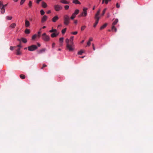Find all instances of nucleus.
<instances>
[{
	"mask_svg": "<svg viewBox=\"0 0 153 153\" xmlns=\"http://www.w3.org/2000/svg\"><path fill=\"white\" fill-rule=\"evenodd\" d=\"M22 40L23 42L26 43L27 42V40L25 38H22Z\"/></svg>",
	"mask_w": 153,
	"mask_h": 153,
	"instance_id": "34",
	"label": "nucleus"
},
{
	"mask_svg": "<svg viewBox=\"0 0 153 153\" xmlns=\"http://www.w3.org/2000/svg\"><path fill=\"white\" fill-rule=\"evenodd\" d=\"M77 32L76 31L72 32L71 33V34L73 35H76L77 33Z\"/></svg>",
	"mask_w": 153,
	"mask_h": 153,
	"instance_id": "40",
	"label": "nucleus"
},
{
	"mask_svg": "<svg viewBox=\"0 0 153 153\" xmlns=\"http://www.w3.org/2000/svg\"><path fill=\"white\" fill-rule=\"evenodd\" d=\"M51 13V10H48V11L47 12V13L48 14H49V13Z\"/></svg>",
	"mask_w": 153,
	"mask_h": 153,
	"instance_id": "54",
	"label": "nucleus"
},
{
	"mask_svg": "<svg viewBox=\"0 0 153 153\" xmlns=\"http://www.w3.org/2000/svg\"><path fill=\"white\" fill-rule=\"evenodd\" d=\"M111 30L113 31H114L115 32L117 31V29L115 26H114V28H113V26H112Z\"/></svg>",
	"mask_w": 153,
	"mask_h": 153,
	"instance_id": "26",
	"label": "nucleus"
},
{
	"mask_svg": "<svg viewBox=\"0 0 153 153\" xmlns=\"http://www.w3.org/2000/svg\"><path fill=\"white\" fill-rule=\"evenodd\" d=\"M16 26L15 23H12L9 26V27L10 29H13Z\"/></svg>",
	"mask_w": 153,
	"mask_h": 153,
	"instance_id": "9",
	"label": "nucleus"
},
{
	"mask_svg": "<svg viewBox=\"0 0 153 153\" xmlns=\"http://www.w3.org/2000/svg\"><path fill=\"white\" fill-rule=\"evenodd\" d=\"M74 38V37L73 36H71L70 37V39H69L70 43H74L73 42Z\"/></svg>",
	"mask_w": 153,
	"mask_h": 153,
	"instance_id": "22",
	"label": "nucleus"
},
{
	"mask_svg": "<svg viewBox=\"0 0 153 153\" xmlns=\"http://www.w3.org/2000/svg\"><path fill=\"white\" fill-rule=\"evenodd\" d=\"M101 10L100 9H99L97 11V13L95 14V18H98L100 19V17L99 16V15L100 12Z\"/></svg>",
	"mask_w": 153,
	"mask_h": 153,
	"instance_id": "11",
	"label": "nucleus"
},
{
	"mask_svg": "<svg viewBox=\"0 0 153 153\" xmlns=\"http://www.w3.org/2000/svg\"><path fill=\"white\" fill-rule=\"evenodd\" d=\"M57 31L56 29H52L51 30L49 31V32L50 33H52L53 32H56Z\"/></svg>",
	"mask_w": 153,
	"mask_h": 153,
	"instance_id": "33",
	"label": "nucleus"
},
{
	"mask_svg": "<svg viewBox=\"0 0 153 153\" xmlns=\"http://www.w3.org/2000/svg\"><path fill=\"white\" fill-rule=\"evenodd\" d=\"M41 0H37L36 1V3L38 4H39L40 2V1H41Z\"/></svg>",
	"mask_w": 153,
	"mask_h": 153,
	"instance_id": "52",
	"label": "nucleus"
},
{
	"mask_svg": "<svg viewBox=\"0 0 153 153\" xmlns=\"http://www.w3.org/2000/svg\"><path fill=\"white\" fill-rule=\"evenodd\" d=\"M36 36H37L35 34V35H33L32 36V39H33V40L35 39H36Z\"/></svg>",
	"mask_w": 153,
	"mask_h": 153,
	"instance_id": "36",
	"label": "nucleus"
},
{
	"mask_svg": "<svg viewBox=\"0 0 153 153\" xmlns=\"http://www.w3.org/2000/svg\"><path fill=\"white\" fill-rule=\"evenodd\" d=\"M91 44V42H90L88 41V42H87V45L86 46V47H87L88 46H90Z\"/></svg>",
	"mask_w": 153,
	"mask_h": 153,
	"instance_id": "43",
	"label": "nucleus"
},
{
	"mask_svg": "<svg viewBox=\"0 0 153 153\" xmlns=\"http://www.w3.org/2000/svg\"><path fill=\"white\" fill-rule=\"evenodd\" d=\"M27 48H24V50H26V49H27Z\"/></svg>",
	"mask_w": 153,
	"mask_h": 153,
	"instance_id": "63",
	"label": "nucleus"
},
{
	"mask_svg": "<svg viewBox=\"0 0 153 153\" xmlns=\"http://www.w3.org/2000/svg\"><path fill=\"white\" fill-rule=\"evenodd\" d=\"M42 6L44 8H46L47 7V5L45 2L43 1L42 2Z\"/></svg>",
	"mask_w": 153,
	"mask_h": 153,
	"instance_id": "17",
	"label": "nucleus"
},
{
	"mask_svg": "<svg viewBox=\"0 0 153 153\" xmlns=\"http://www.w3.org/2000/svg\"><path fill=\"white\" fill-rule=\"evenodd\" d=\"M96 19V21L94 25V27H96L97 25L98 24V21L100 19L98 18H95Z\"/></svg>",
	"mask_w": 153,
	"mask_h": 153,
	"instance_id": "13",
	"label": "nucleus"
},
{
	"mask_svg": "<svg viewBox=\"0 0 153 153\" xmlns=\"http://www.w3.org/2000/svg\"><path fill=\"white\" fill-rule=\"evenodd\" d=\"M13 17L11 16H7L6 17V19L9 20H11L12 19Z\"/></svg>",
	"mask_w": 153,
	"mask_h": 153,
	"instance_id": "25",
	"label": "nucleus"
},
{
	"mask_svg": "<svg viewBox=\"0 0 153 153\" xmlns=\"http://www.w3.org/2000/svg\"><path fill=\"white\" fill-rule=\"evenodd\" d=\"M77 22H78V21L77 20H75L74 22L75 24H76L77 23Z\"/></svg>",
	"mask_w": 153,
	"mask_h": 153,
	"instance_id": "53",
	"label": "nucleus"
},
{
	"mask_svg": "<svg viewBox=\"0 0 153 153\" xmlns=\"http://www.w3.org/2000/svg\"><path fill=\"white\" fill-rule=\"evenodd\" d=\"M93 40V39L92 37H90L89 39V40L88 41L91 42V41H92Z\"/></svg>",
	"mask_w": 153,
	"mask_h": 153,
	"instance_id": "46",
	"label": "nucleus"
},
{
	"mask_svg": "<svg viewBox=\"0 0 153 153\" xmlns=\"http://www.w3.org/2000/svg\"><path fill=\"white\" fill-rule=\"evenodd\" d=\"M118 22V19H116L112 23V26H113V28L114 27V26H115V25L117 24Z\"/></svg>",
	"mask_w": 153,
	"mask_h": 153,
	"instance_id": "10",
	"label": "nucleus"
},
{
	"mask_svg": "<svg viewBox=\"0 0 153 153\" xmlns=\"http://www.w3.org/2000/svg\"><path fill=\"white\" fill-rule=\"evenodd\" d=\"M46 28V27L45 26H43L42 27V29H45V28Z\"/></svg>",
	"mask_w": 153,
	"mask_h": 153,
	"instance_id": "59",
	"label": "nucleus"
},
{
	"mask_svg": "<svg viewBox=\"0 0 153 153\" xmlns=\"http://www.w3.org/2000/svg\"><path fill=\"white\" fill-rule=\"evenodd\" d=\"M83 53V52L82 51H80L78 52V54L79 55H81Z\"/></svg>",
	"mask_w": 153,
	"mask_h": 153,
	"instance_id": "39",
	"label": "nucleus"
},
{
	"mask_svg": "<svg viewBox=\"0 0 153 153\" xmlns=\"http://www.w3.org/2000/svg\"><path fill=\"white\" fill-rule=\"evenodd\" d=\"M86 27L85 25L83 26L82 27L81 30L82 31L83 30L86 28Z\"/></svg>",
	"mask_w": 153,
	"mask_h": 153,
	"instance_id": "37",
	"label": "nucleus"
},
{
	"mask_svg": "<svg viewBox=\"0 0 153 153\" xmlns=\"http://www.w3.org/2000/svg\"><path fill=\"white\" fill-rule=\"evenodd\" d=\"M1 9V13H2V14L4 13L5 11V9L4 8V7L1 9Z\"/></svg>",
	"mask_w": 153,
	"mask_h": 153,
	"instance_id": "27",
	"label": "nucleus"
},
{
	"mask_svg": "<svg viewBox=\"0 0 153 153\" xmlns=\"http://www.w3.org/2000/svg\"><path fill=\"white\" fill-rule=\"evenodd\" d=\"M55 43H52V47L53 48H54V47H55Z\"/></svg>",
	"mask_w": 153,
	"mask_h": 153,
	"instance_id": "50",
	"label": "nucleus"
},
{
	"mask_svg": "<svg viewBox=\"0 0 153 153\" xmlns=\"http://www.w3.org/2000/svg\"><path fill=\"white\" fill-rule=\"evenodd\" d=\"M84 42V40H82L81 42V43H82Z\"/></svg>",
	"mask_w": 153,
	"mask_h": 153,
	"instance_id": "60",
	"label": "nucleus"
},
{
	"mask_svg": "<svg viewBox=\"0 0 153 153\" xmlns=\"http://www.w3.org/2000/svg\"><path fill=\"white\" fill-rule=\"evenodd\" d=\"M48 16L46 15H44L41 19V22L42 23L45 22L47 19Z\"/></svg>",
	"mask_w": 153,
	"mask_h": 153,
	"instance_id": "7",
	"label": "nucleus"
},
{
	"mask_svg": "<svg viewBox=\"0 0 153 153\" xmlns=\"http://www.w3.org/2000/svg\"><path fill=\"white\" fill-rule=\"evenodd\" d=\"M58 50L59 51H60L61 50V49L60 48H59L58 49Z\"/></svg>",
	"mask_w": 153,
	"mask_h": 153,
	"instance_id": "62",
	"label": "nucleus"
},
{
	"mask_svg": "<svg viewBox=\"0 0 153 153\" xmlns=\"http://www.w3.org/2000/svg\"><path fill=\"white\" fill-rule=\"evenodd\" d=\"M58 35V33H53L51 34V37L54 38L57 36Z\"/></svg>",
	"mask_w": 153,
	"mask_h": 153,
	"instance_id": "19",
	"label": "nucleus"
},
{
	"mask_svg": "<svg viewBox=\"0 0 153 153\" xmlns=\"http://www.w3.org/2000/svg\"><path fill=\"white\" fill-rule=\"evenodd\" d=\"M84 57H85V56H83L81 57L82 58H83Z\"/></svg>",
	"mask_w": 153,
	"mask_h": 153,
	"instance_id": "64",
	"label": "nucleus"
},
{
	"mask_svg": "<svg viewBox=\"0 0 153 153\" xmlns=\"http://www.w3.org/2000/svg\"><path fill=\"white\" fill-rule=\"evenodd\" d=\"M66 43V49L69 52H73L75 50V45L74 43L69 42V39L67 38L65 39Z\"/></svg>",
	"mask_w": 153,
	"mask_h": 153,
	"instance_id": "1",
	"label": "nucleus"
},
{
	"mask_svg": "<svg viewBox=\"0 0 153 153\" xmlns=\"http://www.w3.org/2000/svg\"><path fill=\"white\" fill-rule=\"evenodd\" d=\"M92 46H93V49L94 51L95 50V47H94V44H92Z\"/></svg>",
	"mask_w": 153,
	"mask_h": 153,
	"instance_id": "49",
	"label": "nucleus"
},
{
	"mask_svg": "<svg viewBox=\"0 0 153 153\" xmlns=\"http://www.w3.org/2000/svg\"><path fill=\"white\" fill-rule=\"evenodd\" d=\"M28 6L29 7H32V1H29L28 4Z\"/></svg>",
	"mask_w": 153,
	"mask_h": 153,
	"instance_id": "31",
	"label": "nucleus"
},
{
	"mask_svg": "<svg viewBox=\"0 0 153 153\" xmlns=\"http://www.w3.org/2000/svg\"><path fill=\"white\" fill-rule=\"evenodd\" d=\"M72 2L73 3L76 4H81V3L79 2L78 0H72Z\"/></svg>",
	"mask_w": 153,
	"mask_h": 153,
	"instance_id": "14",
	"label": "nucleus"
},
{
	"mask_svg": "<svg viewBox=\"0 0 153 153\" xmlns=\"http://www.w3.org/2000/svg\"><path fill=\"white\" fill-rule=\"evenodd\" d=\"M30 25V22H29L27 20H25V26L26 27H28Z\"/></svg>",
	"mask_w": 153,
	"mask_h": 153,
	"instance_id": "12",
	"label": "nucleus"
},
{
	"mask_svg": "<svg viewBox=\"0 0 153 153\" xmlns=\"http://www.w3.org/2000/svg\"><path fill=\"white\" fill-rule=\"evenodd\" d=\"M16 54L17 55H20L21 54V52L20 51V49L17 50Z\"/></svg>",
	"mask_w": 153,
	"mask_h": 153,
	"instance_id": "24",
	"label": "nucleus"
},
{
	"mask_svg": "<svg viewBox=\"0 0 153 153\" xmlns=\"http://www.w3.org/2000/svg\"><path fill=\"white\" fill-rule=\"evenodd\" d=\"M79 10L76 9L75 10L74 12L73 13V14L76 16L79 13Z\"/></svg>",
	"mask_w": 153,
	"mask_h": 153,
	"instance_id": "21",
	"label": "nucleus"
},
{
	"mask_svg": "<svg viewBox=\"0 0 153 153\" xmlns=\"http://www.w3.org/2000/svg\"><path fill=\"white\" fill-rule=\"evenodd\" d=\"M111 0H104L105 1V4H107L108 2L111 1Z\"/></svg>",
	"mask_w": 153,
	"mask_h": 153,
	"instance_id": "42",
	"label": "nucleus"
},
{
	"mask_svg": "<svg viewBox=\"0 0 153 153\" xmlns=\"http://www.w3.org/2000/svg\"><path fill=\"white\" fill-rule=\"evenodd\" d=\"M14 47H12V46H11V47H10V49L12 51L14 49Z\"/></svg>",
	"mask_w": 153,
	"mask_h": 153,
	"instance_id": "48",
	"label": "nucleus"
},
{
	"mask_svg": "<svg viewBox=\"0 0 153 153\" xmlns=\"http://www.w3.org/2000/svg\"><path fill=\"white\" fill-rule=\"evenodd\" d=\"M47 65H45V64H43V65L42 67L41 68V69H43L44 68L47 67Z\"/></svg>",
	"mask_w": 153,
	"mask_h": 153,
	"instance_id": "45",
	"label": "nucleus"
},
{
	"mask_svg": "<svg viewBox=\"0 0 153 153\" xmlns=\"http://www.w3.org/2000/svg\"><path fill=\"white\" fill-rule=\"evenodd\" d=\"M95 9V6H94L93 8V10H94Z\"/></svg>",
	"mask_w": 153,
	"mask_h": 153,
	"instance_id": "61",
	"label": "nucleus"
},
{
	"mask_svg": "<svg viewBox=\"0 0 153 153\" xmlns=\"http://www.w3.org/2000/svg\"><path fill=\"white\" fill-rule=\"evenodd\" d=\"M37 45L38 47H40V44L39 43H37Z\"/></svg>",
	"mask_w": 153,
	"mask_h": 153,
	"instance_id": "57",
	"label": "nucleus"
},
{
	"mask_svg": "<svg viewBox=\"0 0 153 153\" xmlns=\"http://www.w3.org/2000/svg\"><path fill=\"white\" fill-rule=\"evenodd\" d=\"M25 1V0H21L20 1V4H23Z\"/></svg>",
	"mask_w": 153,
	"mask_h": 153,
	"instance_id": "41",
	"label": "nucleus"
},
{
	"mask_svg": "<svg viewBox=\"0 0 153 153\" xmlns=\"http://www.w3.org/2000/svg\"><path fill=\"white\" fill-rule=\"evenodd\" d=\"M106 10H107V8H105L104 9V10H103V12H102V16H103L104 15Z\"/></svg>",
	"mask_w": 153,
	"mask_h": 153,
	"instance_id": "38",
	"label": "nucleus"
},
{
	"mask_svg": "<svg viewBox=\"0 0 153 153\" xmlns=\"http://www.w3.org/2000/svg\"><path fill=\"white\" fill-rule=\"evenodd\" d=\"M76 16V15L73 13L72 15L71 16L70 18L71 19L73 20Z\"/></svg>",
	"mask_w": 153,
	"mask_h": 153,
	"instance_id": "28",
	"label": "nucleus"
},
{
	"mask_svg": "<svg viewBox=\"0 0 153 153\" xmlns=\"http://www.w3.org/2000/svg\"><path fill=\"white\" fill-rule=\"evenodd\" d=\"M25 33L27 34H28L30 33V31L29 29H26L25 30Z\"/></svg>",
	"mask_w": 153,
	"mask_h": 153,
	"instance_id": "32",
	"label": "nucleus"
},
{
	"mask_svg": "<svg viewBox=\"0 0 153 153\" xmlns=\"http://www.w3.org/2000/svg\"><path fill=\"white\" fill-rule=\"evenodd\" d=\"M60 2L62 3L65 4H68L69 3V2L68 1L65 0H62L60 1Z\"/></svg>",
	"mask_w": 153,
	"mask_h": 153,
	"instance_id": "20",
	"label": "nucleus"
},
{
	"mask_svg": "<svg viewBox=\"0 0 153 153\" xmlns=\"http://www.w3.org/2000/svg\"><path fill=\"white\" fill-rule=\"evenodd\" d=\"M88 9L87 7H83V11L80 14V16L81 17H86L87 15V11Z\"/></svg>",
	"mask_w": 153,
	"mask_h": 153,
	"instance_id": "3",
	"label": "nucleus"
},
{
	"mask_svg": "<svg viewBox=\"0 0 153 153\" xmlns=\"http://www.w3.org/2000/svg\"><path fill=\"white\" fill-rule=\"evenodd\" d=\"M64 8L65 10H68L69 8V6L68 5H66L65 6Z\"/></svg>",
	"mask_w": 153,
	"mask_h": 153,
	"instance_id": "44",
	"label": "nucleus"
},
{
	"mask_svg": "<svg viewBox=\"0 0 153 153\" xmlns=\"http://www.w3.org/2000/svg\"><path fill=\"white\" fill-rule=\"evenodd\" d=\"M28 50L30 51H33L38 48L37 46L35 45H32L28 47Z\"/></svg>",
	"mask_w": 153,
	"mask_h": 153,
	"instance_id": "4",
	"label": "nucleus"
},
{
	"mask_svg": "<svg viewBox=\"0 0 153 153\" xmlns=\"http://www.w3.org/2000/svg\"><path fill=\"white\" fill-rule=\"evenodd\" d=\"M104 3L105 4V1L104 0H102V4H103Z\"/></svg>",
	"mask_w": 153,
	"mask_h": 153,
	"instance_id": "56",
	"label": "nucleus"
},
{
	"mask_svg": "<svg viewBox=\"0 0 153 153\" xmlns=\"http://www.w3.org/2000/svg\"><path fill=\"white\" fill-rule=\"evenodd\" d=\"M46 51V49L45 48H43L42 49L40 50H39L38 52V53L40 54L41 53L43 52H45V51Z\"/></svg>",
	"mask_w": 153,
	"mask_h": 153,
	"instance_id": "16",
	"label": "nucleus"
},
{
	"mask_svg": "<svg viewBox=\"0 0 153 153\" xmlns=\"http://www.w3.org/2000/svg\"><path fill=\"white\" fill-rule=\"evenodd\" d=\"M116 6L117 8H119L120 7V5L118 3H117L116 4Z\"/></svg>",
	"mask_w": 153,
	"mask_h": 153,
	"instance_id": "47",
	"label": "nucleus"
},
{
	"mask_svg": "<svg viewBox=\"0 0 153 153\" xmlns=\"http://www.w3.org/2000/svg\"><path fill=\"white\" fill-rule=\"evenodd\" d=\"M20 77L23 79H25V76L24 75L21 74L20 75Z\"/></svg>",
	"mask_w": 153,
	"mask_h": 153,
	"instance_id": "29",
	"label": "nucleus"
},
{
	"mask_svg": "<svg viewBox=\"0 0 153 153\" xmlns=\"http://www.w3.org/2000/svg\"><path fill=\"white\" fill-rule=\"evenodd\" d=\"M63 23L65 25H68L70 23V19L68 15H65L63 16Z\"/></svg>",
	"mask_w": 153,
	"mask_h": 153,
	"instance_id": "2",
	"label": "nucleus"
},
{
	"mask_svg": "<svg viewBox=\"0 0 153 153\" xmlns=\"http://www.w3.org/2000/svg\"><path fill=\"white\" fill-rule=\"evenodd\" d=\"M4 7V5H3L2 1H0V9Z\"/></svg>",
	"mask_w": 153,
	"mask_h": 153,
	"instance_id": "23",
	"label": "nucleus"
},
{
	"mask_svg": "<svg viewBox=\"0 0 153 153\" xmlns=\"http://www.w3.org/2000/svg\"><path fill=\"white\" fill-rule=\"evenodd\" d=\"M66 28H65L63 29L62 31V34H64L66 32Z\"/></svg>",
	"mask_w": 153,
	"mask_h": 153,
	"instance_id": "35",
	"label": "nucleus"
},
{
	"mask_svg": "<svg viewBox=\"0 0 153 153\" xmlns=\"http://www.w3.org/2000/svg\"><path fill=\"white\" fill-rule=\"evenodd\" d=\"M42 39L45 41H48L50 39L49 36L46 35L45 33H44L42 35Z\"/></svg>",
	"mask_w": 153,
	"mask_h": 153,
	"instance_id": "5",
	"label": "nucleus"
},
{
	"mask_svg": "<svg viewBox=\"0 0 153 153\" xmlns=\"http://www.w3.org/2000/svg\"><path fill=\"white\" fill-rule=\"evenodd\" d=\"M18 1V0H13V1L15 2H17Z\"/></svg>",
	"mask_w": 153,
	"mask_h": 153,
	"instance_id": "58",
	"label": "nucleus"
},
{
	"mask_svg": "<svg viewBox=\"0 0 153 153\" xmlns=\"http://www.w3.org/2000/svg\"><path fill=\"white\" fill-rule=\"evenodd\" d=\"M40 14L41 15H43L45 13V12L44 11V10L42 9L40 11Z\"/></svg>",
	"mask_w": 153,
	"mask_h": 153,
	"instance_id": "30",
	"label": "nucleus"
},
{
	"mask_svg": "<svg viewBox=\"0 0 153 153\" xmlns=\"http://www.w3.org/2000/svg\"><path fill=\"white\" fill-rule=\"evenodd\" d=\"M64 38L63 37H61L59 39V42L60 43V46H62V43L63 42Z\"/></svg>",
	"mask_w": 153,
	"mask_h": 153,
	"instance_id": "15",
	"label": "nucleus"
},
{
	"mask_svg": "<svg viewBox=\"0 0 153 153\" xmlns=\"http://www.w3.org/2000/svg\"><path fill=\"white\" fill-rule=\"evenodd\" d=\"M41 32L39 31L38 32V36L39 37L40 36Z\"/></svg>",
	"mask_w": 153,
	"mask_h": 153,
	"instance_id": "51",
	"label": "nucleus"
},
{
	"mask_svg": "<svg viewBox=\"0 0 153 153\" xmlns=\"http://www.w3.org/2000/svg\"><path fill=\"white\" fill-rule=\"evenodd\" d=\"M17 47H20V48L22 47V46L20 44L18 45L17 46Z\"/></svg>",
	"mask_w": 153,
	"mask_h": 153,
	"instance_id": "55",
	"label": "nucleus"
},
{
	"mask_svg": "<svg viewBox=\"0 0 153 153\" xmlns=\"http://www.w3.org/2000/svg\"><path fill=\"white\" fill-rule=\"evenodd\" d=\"M55 10L57 11L61 10L62 9V7L58 4L55 5L54 6Z\"/></svg>",
	"mask_w": 153,
	"mask_h": 153,
	"instance_id": "6",
	"label": "nucleus"
},
{
	"mask_svg": "<svg viewBox=\"0 0 153 153\" xmlns=\"http://www.w3.org/2000/svg\"><path fill=\"white\" fill-rule=\"evenodd\" d=\"M59 19V18L57 16H55L52 19V21L53 22H55Z\"/></svg>",
	"mask_w": 153,
	"mask_h": 153,
	"instance_id": "8",
	"label": "nucleus"
},
{
	"mask_svg": "<svg viewBox=\"0 0 153 153\" xmlns=\"http://www.w3.org/2000/svg\"><path fill=\"white\" fill-rule=\"evenodd\" d=\"M107 25V24L105 23V24H104L102 26H101V27H100V30H102L103 29H104L106 27Z\"/></svg>",
	"mask_w": 153,
	"mask_h": 153,
	"instance_id": "18",
	"label": "nucleus"
}]
</instances>
